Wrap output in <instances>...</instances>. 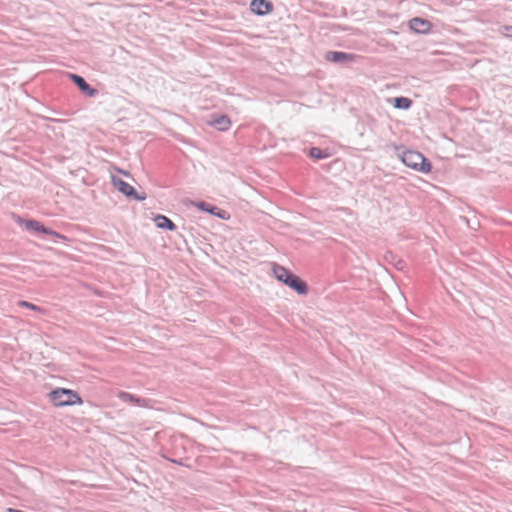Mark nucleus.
Masks as SVG:
<instances>
[{"mask_svg": "<svg viewBox=\"0 0 512 512\" xmlns=\"http://www.w3.org/2000/svg\"><path fill=\"white\" fill-rule=\"evenodd\" d=\"M48 398L56 407L80 405L83 403L82 398L77 392L67 388L53 389L49 392Z\"/></svg>", "mask_w": 512, "mask_h": 512, "instance_id": "nucleus-2", "label": "nucleus"}, {"mask_svg": "<svg viewBox=\"0 0 512 512\" xmlns=\"http://www.w3.org/2000/svg\"><path fill=\"white\" fill-rule=\"evenodd\" d=\"M386 259L391 261L394 267L399 271H404L407 268L406 262L401 258H397L393 253L387 254Z\"/></svg>", "mask_w": 512, "mask_h": 512, "instance_id": "nucleus-16", "label": "nucleus"}, {"mask_svg": "<svg viewBox=\"0 0 512 512\" xmlns=\"http://www.w3.org/2000/svg\"><path fill=\"white\" fill-rule=\"evenodd\" d=\"M19 306L21 307H26V308H29L31 310H35V311H40L41 308L33 303H30L28 301H24V300H21L19 301Z\"/></svg>", "mask_w": 512, "mask_h": 512, "instance_id": "nucleus-18", "label": "nucleus"}, {"mask_svg": "<svg viewBox=\"0 0 512 512\" xmlns=\"http://www.w3.org/2000/svg\"><path fill=\"white\" fill-rule=\"evenodd\" d=\"M409 28L418 34H428L432 29V23L421 17H414L409 20Z\"/></svg>", "mask_w": 512, "mask_h": 512, "instance_id": "nucleus-8", "label": "nucleus"}, {"mask_svg": "<svg viewBox=\"0 0 512 512\" xmlns=\"http://www.w3.org/2000/svg\"><path fill=\"white\" fill-rule=\"evenodd\" d=\"M213 216H216L217 218L222 220H227L230 217L229 213L226 210L218 208L217 206L216 211L213 213Z\"/></svg>", "mask_w": 512, "mask_h": 512, "instance_id": "nucleus-17", "label": "nucleus"}, {"mask_svg": "<svg viewBox=\"0 0 512 512\" xmlns=\"http://www.w3.org/2000/svg\"><path fill=\"white\" fill-rule=\"evenodd\" d=\"M118 398L123 402H129L133 405L145 407L147 406V399L138 397L134 394H131L129 392L120 391L118 393Z\"/></svg>", "mask_w": 512, "mask_h": 512, "instance_id": "nucleus-10", "label": "nucleus"}, {"mask_svg": "<svg viewBox=\"0 0 512 512\" xmlns=\"http://www.w3.org/2000/svg\"><path fill=\"white\" fill-rule=\"evenodd\" d=\"M308 155L311 158L322 160L329 158L331 156L330 152L327 149H321L319 147H311L309 149Z\"/></svg>", "mask_w": 512, "mask_h": 512, "instance_id": "nucleus-14", "label": "nucleus"}, {"mask_svg": "<svg viewBox=\"0 0 512 512\" xmlns=\"http://www.w3.org/2000/svg\"><path fill=\"white\" fill-rule=\"evenodd\" d=\"M325 60L340 64V65H348L350 63H353L356 61L357 58H359L358 55L354 53H348L343 51H328L325 54Z\"/></svg>", "mask_w": 512, "mask_h": 512, "instance_id": "nucleus-5", "label": "nucleus"}, {"mask_svg": "<svg viewBox=\"0 0 512 512\" xmlns=\"http://www.w3.org/2000/svg\"><path fill=\"white\" fill-rule=\"evenodd\" d=\"M154 220L158 228L165 229L168 231L176 230V225L174 224V222L165 215L159 214L155 217Z\"/></svg>", "mask_w": 512, "mask_h": 512, "instance_id": "nucleus-12", "label": "nucleus"}, {"mask_svg": "<svg viewBox=\"0 0 512 512\" xmlns=\"http://www.w3.org/2000/svg\"><path fill=\"white\" fill-rule=\"evenodd\" d=\"M250 10L258 16H264L273 10V4L268 0H252Z\"/></svg>", "mask_w": 512, "mask_h": 512, "instance_id": "nucleus-9", "label": "nucleus"}, {"mask_svg": "<svg viewBox=\"0 0 512 512\" xmlns=\"http://www.w3.org/2000/svg\"><path fill=\"white\" fill-rule=\"evenodd\" d=\"M111 181L113 186L127 198L134 199L137 201H143L146 199L145 193L139 194L133 186H131L123 179L113 175L111 177Z\"/></svg>", "mask_w": 512, "mask_h": 512, "instance_id": "nucleus-4", "label": "nucleus"}, {"mask_svg": "<svg viewBox=\"0 0 512 512\" xmlns=\"http://www.w3.org/2000/svg\"><path fill=\"white\" fill-rule=\"evenodd\" d=\"M173 463H177V464H181L180 462L176 461V460H172Z\"/></svg>", "mask_w": 512, "mask_h": 512, "instance_id": "nucleus-19", "label": "nucleus"}, {"mask_svg": "<svg viewBox=\"0 0 512 512\" xmlns=\"http://www.w3.org/2000/svg\"><path fill=\"white\" fill-rule=\"evenodd\" d=\"M25 228L27 230H33V231L40 232V233H43V234H46V235H50V236H53V237H56V238H61V239L65 238L60 233L52 230L51 228H48V227L44 226L41 222H39V221H37L35 219L25 220Z\"/></svg>", "mask_w": 512, "mask_h": 512, "instance_id": "nucleus-7", "label": "nucleus"}, {"mask_svg": "<svg viewBox=\"0 0 512 512\" xmlns=\"http://www.w3.org/2000/svg\"><path fill=\"white\" fill-rule=\"evenodd\" d=\"M272 271L278 281L284 283L299 295H305L308 293L307 283L284 266L274 264Z\"/></svg>", "mask_w": 512, "mask_h": 512, "instance_id": "nucleus-1", "label": "nucleus"}, {"mask_svg": "<svg viewBox=\"0 0 512 512\" xmlns=\"http://www.w3.org/2000/svg\"><path fill=\"white\" fill-rule=\"evenodd\" d=\"M403 164L418 172L429 173L432 170V164L422 153L414 150H407L401 155Z\"/></svg>", "mask_w": 512, "mask_h": 512, "instance_id": "nucleus-3", "label": "nucleus"}, {"mask_svg": "<svg viewBox=\"0 0 512 512\" xmlns=\"http://www.w3.org/2000/svg\"><path fill=\"white\" fill-rule=\"evenodd\" d=\"M392 104H393L394 108H396V109L408 110L411 108L413 101L408 97L399 96V97H394L392 99Z\"/></svg>", "mask_w": 512, "mask_h": 512, "instance_id": "nucleus-13", "label": "nucleus"}, {"mask_svg": "<svg viewBox=\"0 0 512 512\" xmlns=\"http://www.w3.org/2000/svg\"><path fill=\"white\" fill-rule=\"evenodd\" d=\"M210 124L219 131H227L231 126V121L227 115H217Z\"/></svg>", "mask_w": 512, "mask_h": 512, "instance_id": "nucleus-11", "label": "nucleus"}, {"mask_svg": "<svg viewBox=\"0 0 512 512\" xmlns=\"http://www.w3.org/2000/svg\"><path fill=\"white\" fill-rule=\"evenodd\" d=\"M191 204L198 208L200 211L206 212L210 215H213V213L216 211V206L206 201H192Z\"/></svg>", "mask_w": 512, "mask_h": 512, "instance_id": "nucleus-15", "label": "nucleus"}, {"mask_svg": "<svg viewBox=\"0 0 512 512\" xmlns=\"http://www.w3.org/2000/svg\"><path fill=\"white\" fill-rule=\"evenodd\" d=\"M69 78L84 95L88 97H95L98 95V90L87 83L82 76L75 73H69Z\"/></svg>", "mask_w": 512, "mask_h": 512, "instance_id": "nucleus-6", "label": "nucleus"}]
</instances>
